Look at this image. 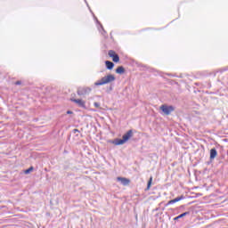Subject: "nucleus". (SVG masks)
Here are the masks:
<instances>
[{
    "label": "nucleus",
    "mask_w": 228,
    "mask_h": 228,
    "mask_svg": "<svg viewBox=\"0 0 228 228\" xmlns=\"http://www.w3.org/2000/svg\"><path fill=\"white\" fill-rule=\"evenodd\" d=\"M115 79H116L115 75L109 74L105 77H102L101 80L96 81L94 83V86H102V85H108L110 83H113Z\"/></svg>",
    "instance_id": "2"
},
{
    "label": "nucleus",
    "mask_w": 228,
    "mask_h": 228,
    "mask_svg": "<svg viewBox=\"0 0 228 228\" xmlns=\"http://www.w3.org/2000/svg\"><path fill=\"white\" fill-rule=\"evenodd\" d=\"M189 214H190V212H184V213H183V214L177 216L176 217H175L174 220H175V221H177V220H179L180 218H183V216H186L189 215Z\"/></svg>",
    "instance_id": "13"
},
{
    "label": "nucleus",
    "mask_w": 228,
    "mask_h": 228,
    "mask_svg": "<svg viewBox=\"0 0 228 228\" xmlns=\"http://www.w3.org/2000/svg\"><path fill=\"white\" fill-rule=\"evenodd\" d=\"M111 92H113V86L110 85V86L107 88L106 93H107V94H110V93H111Z\"/></svg>",
    "instance_id": "14"
},
{
    "label": "nucleus",
    "mask_w": 228,
    "mask_h": 228,
    "mask_svg": "<svg viewBox=\"0 0 228 228\" xmlns=\"http://www.w3.org/2000/svg\"><path fill=\"white\" fill-rule=\"evenodd\" d=\"M94 104V108H101L100 102H95Z\"/></svg>",
    "instance_id": "16"
},
{
    "label": "nucleus",
    "mask_w": 228,
    "mask_h": 228,
    "mask_svg": "<svg viewBox=\"0 0 228 228\" xmlns=\"http://www.w3.org/2000/svg\"><path fill=\"white\" fill-rule=\"evenodd\" d=\"M71 102H75L79 108H86V102L81 99L70 98Z\"/></svg>",
    "instance_id": "6"
},
{
    "label": "nucleus",
    "mask_w": 228,
    "mask_h": 228,
    "mask_svg": "<svg viewBox=\"0 0 228 228\" xmlns=\"http://www.w3.org/2000/svg\"><path fill=\"white\" fill-rule=\"evenodd\" d=\"M72 113H73L72 110H68L67 111V115H72Z\"/></svg>",
    "instance_id": "18"
},
{
    "label": "nucleus",
    "mask_w": 228,
    "mask_h": 228,
    "mask_svg": "<svg viewBox=\"0 0 228 228\" xmlns=\"http://www.w3.org/2000/svg\"><path fill=\"white\" fill-rule=\"evenodd\" d=\"M218 155V151H216V148L210 150V159L213 160Z\"/></svg>",
    "instance_id": "10"
},
{
    "label": "nucleus",
    "mask_w": 228,
    "mask_h": 228,
    "mask_svg": "<svg viewBox=\"0 0 228 228\" xmlns=\"http://www.w3.org/2000/svg\"><path fill=\"white\" fill-rule=\"evenodd\" d=\"M130 138H133V130H128L123 136L122 139L116 138L110 142H112L114 145H124L126 142H128Z\"/></svg>",
    "instance_id": "1"
},
{
    "label": "nucleus",
    "mask_w": 228,
    "mask_h": 228,
    "mask_svg": "<svg viewBox=\"0 0 228 228\" xmlns=\"http://www.w3.org/2000/svg\"><path fill=\"white\" fill-rule=\"evenodd\" d=\"M126 72V69L123 68V66H118L116 69V73L117 74H124Z\"/></svg>",
    "instance_id": "11"
},
{
    "label": "nucleus",
    "mask_w": 228,
    "mask_h": 228,
    "mask_svg": "<svg viewBox=\"0 0 228 228\" xmlns=\"http://www.w3.org/2000/svg\"><path fill=\"white\" fill-rule=\"evenodd\" d=\"M151 186H152V176L150 177L145 191H149V190H151Z\"/></svg>",
    "instance_id": "12"
},
{
    "label": "nucleus",
    "mask_w": 228,
    "mask_h": 228,
    "mask_svg": "<svg viewBox=\"0 0 228 228\" xmlns=\"http://www.w3.org/2000/svg\"><path fill=\"white\" fill-rule=\"evenodd\" d=\"M117 181H119L121 183V184H123V186H129V184L131 183V180H129L128 178L121 177V176H118L117 178Z\"/></svg>",
    "instance_id": "7"
},
{
    "label": "nucleus",
    "mask_w": 228,
    "mask_h": 228,
    "mask_svg": "<svg viewBox=\"0 0 228 228\" xmlns=\"http://www.w3.org/2000/svg\"><path fill=\"white\" fill-rule=\"evenodd\" d=\"M92 93V87L88 86H79L77 90V95L85 96V95H90Z\"/></svg>",
    "instance_id": "3"
},
{
    "label": "nucleus",
    "mask_w": 228,
    "mask_h": 228,
    "mask_svg": "<svg viewBox=\"0 0 228 228\" xmlns=\"http://www.w3.org/2000/svg\"><path fill=\"white\" fill-rule=\"evenodd\" d=\"M160 110L165 115H170L172 111H175V108H174L172 105L168 106L167 104H163L160 106Z\"/></svg>",
    "instance_id": "4"
},
{
    "label": "nucleus",
    "mask_w": 228,
    "mask_h": 228,
    "mask_svg": "<svg viewBox=\"0 0 228 228\" xmlns=\"http://www.w3.org/2000/svg\"><path fill=\"white\" fill-rule=\"evenodd\" d=\"M105 67L108 70H113V67H115V63H113L111 61H106Z\"/></svg>",
    "instance_id": "8"
},
{
    "label": "nucleus",
    "mask_w": 228,
    "mask_h": 228,
    "mask_svg": "<svg viewBox=\"0 0 228 228\" xmlns=\"http://www.w3.org/2000/svg\"><path fill=\"white\" fill-rule=\"evenodd\" d=\"M183 199H184V196H180V197H177L174 200H171L167 202V206H170V204H175V202H179V200H183Z\"/></svg>",
    "instance_id": "9"
},
{
    "label": "nucleus",
    "mask_w": 228,
    "mask_h": 228,
    "mask_svg": "<svg viewBox=\"0 0 228 228\" xmlns=\"http://www.w3.org/2000/svg\"><path fill=\"white\" fill-rule=\"evenodd\" d=\"M108 55L110 58H112V61H114V63H118L120 61V56H118L115 51L110 50L108 52Z\"/></svg>",
    "instance_id": "5"
},
{
    "label": "nucleus",
    "mask_w": 228,
    "mask_h": 228,
    "mask_svg": "<svg viewBox=\"0 0 228 228\" xmlns=\"http://www.w3.org/2000/svg\"><path fill=\"white\" fill-rule=\"evenodd\" d=\"M33 172V167H30L28 169L25 170V174H29Z\"/></svg>",
    "instance_id": "15"
},
{
    "label": "nucleus",
    "mask_w": 228,
    "mask_h": 228,
    "mask_svg": "<svg viewBox=\"0 0 228 228\" xmlns=\"http://www.w3.org/2000/svg\"><path fill=\"white\" fill-rule=\"evenodd\" d=\"M14 85H17V86H19V85H22V81L18 80V81H16V82L14 83Z\"/></svg>",
    "instance_id": "17"
},
{
    "label": "nucleus",
    "mask_w": 228,
    "mask_h": 228,
    "mask_svg": "<svg viewBox=\"0 0 228 228\" xmlns=\"http://www.w3.org/2000/svg\"><path fill=\"white\" fill-rule=\"evenodd\" d=\"M73 133H79V130L78 129H77V128H75L74 130H73Z\"/></svg>",
    "instance_id": "19"
}]
</instances>
